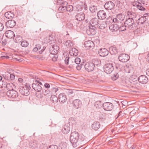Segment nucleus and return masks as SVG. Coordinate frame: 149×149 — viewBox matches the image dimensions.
I'll list each match as a JSON object with an SVG mask.
<instances>
[{
    "instance_id": "6ab92c4d",
    "label": "nucleus",
    "mask_w": 149,
    "mask_h": 149,
    "mask_svg": "<svg viewBox=\"0 0 149 149\" xmlns=\"http://www.w3.org/2000/svg\"><path fill=\"white\" fill-rule=\"evenodd\" d=\"M72 104L74 108L75 109H78L81 107V102L80 100L76 99L73 101Z\"/></svg>"
},
{
    "instance_id": "bb28decb",
    "label": "nucleus",
    "mask_w": 149,
    "mask_h": 149,
    "mask_svg": "<svg viewBox=\"0 0 149 149\" xmlns=\"http://www.w3.org/2000/svg\"><path fill=\"white\" fill-rule=\"evenodd\" d=\"M5 17L8 19H12L15 16V15L11 11H8L6 12L5 13Z\"/></svg>"
},
{
    "instance_id": "6e6552de",
    "label": "nucleus",
    "mask_w": 149,
    "mask_h": 149,
    "mask_svg": "<svg viewBox=\"0 0 149 149\" xmlns=\"http://www.w3.org/2000/svg\"><path fill=\"white\" fill-rule=\"evenodd\" d=\"M113 67L112 64H106L104 67V71L108 74H110L113 70Z\"/></svg>"
},
{
    "instance_id": "338daca9",
    "label": "nucleus",
    "mask_w": 149,
    "mask_h": 149,
    "mask_svg": "<svg viewBox=\"0 0 149 149\" xmlns=\"http://www.w3.org/2000/svg\"><path fill=\"white\" fill-rule=\"evenodd\" d=\"M139 3V2H133L132 3V5L133 6L136 7L137 8Z\"/></svg>"
},
{
    "instance_id": "603ef678",
    "label": "nucleus",
    "mask_w": 149,
    "mask_h": 149,
    "mask_svg": "<svg viewBox=\"0 0 149 149\" xmlns=\"http://www.w3.org/2000/svg\"><path fill=\"white\" fill-rule=\"evenodd\" d=\"M47 149H58V147L55 145H52L47 148Z\"/></svg>"
},
{
    "instance_id": "774afa93",
    "label": "nucleus",
    "mask_w": 149,
    "mask_h": 149,
    "mask_svg": "<svg viewBox=\"0 0 149 149\" xmlns=\"http://www.w3.org/2000/svg\"><path fill=\"white\" fill-rule=\"evenodd\" d=\"M82 65L81 64L79 65H77L76 66V68L78 70H80L81 69Z\"/></svg>"
},
{
    "instance_id": "72a5a7b5",
    "label": "nucleus",
    "mask_w": 149,
    "mask_h": 149,
    "mask_svg": "<svg viewBox=\"0 0 149 149\" xmlns=\"http://www.w3.org/2000/svg\"><path fill=\"white\" fill-rule=\"evenodd\" d=\"M101 61L99 59H94L92 60V63L94 65V67L95 65H99L101 63Z\"/></svg>"
},
{
    "instance_id": "a211bd4d",
    "label": "nucleus",
    "mask_w": 149,
    "mask_h": 149,
    "mask_svg": "<svg viewBox=\"0 0 149 149\" xmlns=\"http://www.w3.org/2000/svg\"><path fill=\"white\" fill-rule=\"evenodd\" d=\"M98 53L100 56L104 57L108 54L109 51L105 48H101L98 51Z\"/></svg>"
},
{
    "instance_id": "cd10ccee",
    "label": "nucleus",
    "mask_w": 149,
    "mask_h": 149,
    "mask_svg": "<svg viewBox=\"0 0 149 149\" xmlns=\"http://www.w3.org/2000/svg\"><path fill=\"white\" fill-rule=\"evenodd\" d=\"M100 123L97 122H95L92 125V128L93 129L95 130H97L100 128Z\"/></svg>"
},
{
    "instance_id": "b1692460",
    "label": "nucleus",
    "mask_w": 149,
    "mask_h": 149,
    "mask_svg": "<svg viewBox=\"0 0 149 149\" xmlns=\"http://www.w3.org/2000/svg\"><path fill=\"white\" fill-rule=\"evenodd\" d=\"M99 21L98 19L97 18H94L91 19L90 22V24L93 26L97 25L98 26V24H99Z\"/></svg>"
},
{
    "instance_id": "412c9836",
    "label": "nucleus",
    "mask_w": 149,
    "mask_h": 149,
    "mask_svg": "<svg viewBox=\"0 0 149 149\" xmlns=\"http://www.w3.org/2000/svg\"><path fill=\"white\" fill-rule=\"evenodd\" d=\"M16 24V22L14 20L8 21L6 24V26L7 28H13Z\"/></svg>"
},
{
    "instance_id": "052dcab7",
    "label": "nucleus",
    "mask_w": 149,
    "mask_h": 149,
    "mask_svg": "<svg viewBox=\"0 0 149 149\" xmlns=\"http://www.w3.org/2000/svg\"><path fill=\"white\" fill-rule=\"evenodd\" d=\"M149 13H145L144 14L143 17L145 18L146 20L149 17Z\"/></svg>"
},
{
    "instance_id": "79ce46f5",
    "label": "nucleus",
    "mask_w": 149,
    "mask_h": 149,
    "mask_svg": "<svg viewBox=\"0 0 149 149\" xmlns=\"http://www.w3.org/2000/svg\"><path fill=\"white\" fill-rule=\"evenodd\" d=\"M59 147L61 149H66V143L65 142H62L59 144Z\"/></svg>"
},
{
    "instance_id": "13d9d810",
    "label": "nucleus",
    "mask_w": 149,
    "mask_h": 149,
    "mask_svg": "<svg viewBox=\"0 0 149 149\" xmlns=\"http://www.w3.org/2000/svg\"><path fill=\"white\" fill-rule=\"evenodd\" d=\"M69 59V57L68 56H67L65 59V64H68V62Z\"/></svg>"
},
{
    "instance_id": "ddd939ff",
    "label": "nucleus",
    "mask_w": 149,
    "mask_h": 149,
    "mask_svg": "<svg viewBox=\"0 0 149 149\" xmlns=\"http://www.w3.org/2000/svg\"><path fill=\"white\" fill-rule=\"evenodd\" d=\"M94 46V42L91 40L86 41L84 42V46L87 49H92Z\"/></svg>"
},
{
    "instance_id": "4468645a",
    "label": "nucleus",
    "mask_w": 149,
    "mask_h": 149,
    "mask_svg": "<svg viewBox=\"0 0 149 149\" xmlns=\"http://www.w3.org/2000/svg\"><path fill=\"white\" fill-rule=\"evenodd\" d=\"M95 27L92 26L89 27V28L86 30V32L89 35H93L96 33V31L95 29Z\"/></svg>"
},
{
    "instance_id": "58836bf2",
    "label": "nucleus",
    "mask_w": 149,
    "mask_h": 149,
    "mask_svg": "<svg viewBox=\"0 0 149 149\" xmlns=\"http://www.w3.org/2000/svg\"><path fill=\"white\" fill-rule=\"evenodd\" d=\"M52 94V93L51 92V91L48 89L45 90L43 92V95L47 97L50 96Z\"/></svg>"
},
{
    "instance_id": "3c124183",
    "label": "nucleus",
    "mask_w": 149,
    "mask_h": 149,
    "mask_svg": "<svg viewBox=\"0 0 149 149\" xmlns=\"http://www.w3.org/2000/svg\"><path fill=\"white\" fill-rule=\"evenodd\" d=\"M127 27L125 25H122L120 26V27L119 26V29L120 31H123L125 30L126 29V28Z\"/></svg>"
},
{
    "instance_id": "69168bd1",
    "label": "nucleus",
    "mask_w": 149,
    "mask_h": 149,
    "mask_svg": "<svg viewBox=\"0 0 149 149\" xmlns=\"http://www.w3.org/2000/svg\"><path fill=\"white\" fill-rule=\"evenodd\" d=\"M4 29L3 24L0 22V31H2Z\"/></svg>"
},
{
    "instance_id": "680f3d73",
    "label": "nucleus",
    "mask_w": 149,
    "mask_h": 149,
    "mask_svg": "<svg viewBox=\"0 0 149 149\" xmlns=\"http://www.w3.org/2000/svg\"><path fill=\"white\" fill-rule=\"evenodd\" d=\"M58 57L57 56L55 55L52 57V60L53 61H56L57 60Z\"/></svg>"
},
{
    "instance_id": "423d86ee",
    "label": "nucleus",
    "mask_w": 149,
    "mask_h": 149,
    "mask_svg": "<svg viewBox=\"0 0 149 149\" xmlns=\"http://www.w3.org/2000/svg\"><path fill=\"white\" fill-rule=\"evenodd\" d=\"M125 17V15L122 13H120L117 14L116 17L113 18V21L116 24L121 23V22L124 20Z\"/></svg>"
},
{
    "instance_id": "e2e57ef3",
    "label": "nucleus",
    "mask_w": 149,
    "mask_h": 149,
    "mask_svg": "<svg viewBox=\"0 0 149 149\" xmlns=\"http://www.w3.org/2000/svg\"><path fill=\"white\" fill-rule=\"evenodd\" d=\"M125 114V113L124 112H119L116 118H118L120 116H121V117L123 116Z\"/></svg>"
},
{
    "instance_id": "393cba45",
    "label": "nucleus",
    "mask_w": 149,
    "mask_h": 149,
    "mask_svg": "<svg viewBox=\"0 0 149 149\" xmlns=\"http://www.w3.org/2000/svg\"><path fill=\"white\" fill-rule=\"evenodd\" d=\"M127 16L129 18H130L132 19H133L134 18H136V14L131 10H128L127 12Z\"/></svg>"
},
{
    "instance_id": "473e14b6",
    "label": "nucleus",
    "mask_w": 149,
    "mask_h": 149,
    "mask_svg": "<svg viewBox=\"0 0 149 149\" xmlns=\"http://www.w3.org/2000/svg\"><path fill=\"white\" fill-rule=\"evenodd\" d=\"M59 47L56 45H53L51 48V49L52 52L54 53V54L57 53L59 50Z\"/></svg>"
},
{
    "instance_id": "f704fd0d",
    "label": "nucleus",
    "mask_w": 149,
    "mask_h": 149,
    "mask_svg": "<svg viewBox=\"0 0 149 149\" xmlns=\"http://www.w3.org/2000/svg\"><path fill=\"white\" fill-rule=\"evenodd\" d=\"M6 87L7 89L13 90L15 87V85L12 83H8L6 84Z\"/></svg>"
},
{
    "instance_id": "8fccbe9b",
    "label": "nucleus",
    "mask_w": 149,
    "mask_h": 149,
    "mask_svg": "<svg viewBox=\"0 0 149 149\" xmlns=\"http://www.w3.org/2000/svg\"><path fill=\"white\" fill-rule=\"evenodd\" d=\"M58 89L57 87H53L51 88V91H50L52 93V94L55 93L58 90Z\"/></svg>"
},
{
    "instance_id": "aec40b11",
    "label": "nucleus",
    "mask_w": 149,
    "mask_h": 149,
    "mask_svg": "<svg viewBox=\"0 0 149 149\" xmlns=\"http://www.w3.org/2000/svg\"><path fill=\"white\" fill-rule=\"evenodd\" d=\"M95 107L96 109L98 111H100L102 109L103 104L100 101H97L94 103Z\"/></svg>"
},
{
    "instance_id": "5fc2aeb1",
    "label": "nucleus",
    "mask_w": 149,
    "mask_h": 149,
    "mask_svg": "<svg viewBox=\"0 0 149 149\" xmlns=\"http://www.w3.org/2000/svg\"><path fill=\"white\" fill-rule=\"evenodd\" d=\"M8 75H7L6 74H4L3 75V76L4 79L6 80H8V81H10V77Z\"/></svg>"
},
{
    "instance_id": "4c0bfd02",
    "label": "nucleus",
    "mask_w": 149,
    "mask_h": 149,
    "mask_svg": "<svg viewBox=\"0 0 149 149\" xmlns=\"http://www.w3.org/2000/svg\"><path fill=\"white\" fill-rule=\"evenodd\" d=\"M65 45L67 46L68 47L72 48L71 47L73 45V44L71 40H67L65 42Z\"/></svg>"
},
{
    "instance_id": "e433bc0d",
    "label": "nucleus",
    "mask_w": 149,
    "mask_h": 149,
    "mask_svg": "<svg viewBox=\"0 0 149 149\" xmlns=\"http://www.w3.org/2000/svg\"><path fill=\"white\" fill-rule=\"evenodd\" d=\"M89 10L91 13H95L97 10V7L95 5H92L90 7Z\"/></svg>"
},
{
    "instance_id": "f3484780",
    "label": "nucleus",
    "mask_w": 149,
    "mask_h": 149,
    "mask_svg": "<svg viewBox=\"0 0 149 149\" xmlns=\"http://www.w3.org/2000/svg\"><path fill=\"white\" fill-rule=\"evenodd\" d=\"M97 16L99 19H104L106 18L107 15L104 11L100 10L97 12Z\"/></svg>"
},
{
    "instance_id": "2f4dec72",
    "label": "nucleus",
    "mask_w": 149,
    "mask_h": 149,
    "mask_svg": "<svg viewBox=\"0 0 149 149\" xmlns=\"http://www.w3.org/2000/svg\"><path fill=\"white\" fill-rule=\"evenodd\" d=\"M50 100L54 104H56L58 102V98L57 97L54 95H51Z\"/></svg>"
},
{
    "instance_id": "4be33fe9",
    "label": "nucleus",
    "mask_w": 149,
    "mask_h": 149,
    "mask_svg": "<svg viewBox=\"0 0 149 149\" xmlns=\"http://www.w3.org/2000/svg\"><path fill=\"white\" fill-rule=\"evenodd\" d=\"M58 97L60 102L63 103L66 101L67 100L66 96L64 93L60 94Z\"/></svg>"
},
{
    "instance_id": "f257e3e1",
    "label": "nucleus",
    "mask_w": 149,
    "mask_h": 149,
    "mask_svg": "<svg viewBox=\"0 0 149 149\" xmlns=\"http://www.w3.org/2000/svg\"><path fill=\"white\" fill-rule=\"evenodd\" d=\"M84 140V138L82 136H79L78 132H74L71 133L70 137V141L73 144L74 147L76 146V143L78 141L79 142H81Z\"/></svg>"
},
{
    "instance_id": "5701e85b",
    "label": "nucleus",
    "mask_w": 149,
    "mask_h": 149,
    "mask_svg": "<svg viewBox=\"0 0 149 149\" xmlns=\"http://www.w3.org/2000/svg\"><path fill=\"white\" fill-rule=\"evenodd\" d=\"M5 35L6 37L9 38H13L15 36L14 32L11 30L6 31L5 33Z\"/></svg>"
},
{
    "instance_id": "a18cd8bd",
    "label": "nucleus",
    "mask_w": 149,
    "mask_h": 149,
    "mask_svg": "<svg viewBox=\"0 0 149 149\" xmlns=\"http://www.w3.org/2000/svg\"><path fill=\"white\" fill-rule=\"evenodd\" d=\"M28 45L29 43L26 41H22L21 44V46L24 47H26L28 46Z\"/></svg>"
},
{
    "instance_id": "39448f33",
    "label": "nucleus",
    "mask_w": 149,
    "mask_h": 149,
    "mask_svg": "<svg viewBox=\"0 0 149 149\" xmlns=\"http://www.w3.org/2000/svg\"><path fill=\"white\" fill-rule=\"evenodd\" d=\"M30 88V86H27L26 85L21 86L19 88V90L22 95L27 96L29 94V90Z\"/></svg>"
},
{
    "instance_id": "49530a36",
    "label": "nucleus",
    "mask_w": 149,
    "mask_h": 149,
    "mask_svg": "<svg viewBox=\"0 0 149 149\" xmlns=\"http://www.w3.org/2000/svg\"><path fill=\"white\" fill-rule=\"evenodd\" d=\"M125 69L127 70V72L128 73H130L133 71V68L131 65L128 66H126Z\"/></svg>"
},
{
    "instance_id": "c9c22d12",
    "label": "nucleus",
    "mask_w": 149,
    "mask_h": 149,
    "mask_svg": "<svg viewBox=\"0 0 149 149\" xmlns=\"http://www.w3.org/2000/svg\"><path fill=\"white\" fill-rule=\"evenodd\" d=\"M146 19L144 18L143 16L139 17L137 21L138 24H143L146 21Z\"/></svg>"
},
{
    "instance_id": "9b49d317",
    "label": "nucleus",
    "mask_w": 149,
    "mask_h": 149,
    "mask_svg": "<svg viewBox=\"0 0 149 149\" xmlns=\"http://www.w3.org/2000/svg\"><path fill=\"white\" fill-rule=\"evenodd\" d=\"M85 70L88 72L92 71L94 68V65L91 62L87 63L84 65Z\"/></svg>"
},
{
    "instance_id": "ea45409f",
    "label": "nucleus",
    "mask_w": 149,
    "mask_h": 149,
    "mask_svg": "<svg viewBox=\"0 0 149 149\" xmlns=\"http://www.w3.org/2000/svg\"><path fill=\"white\" fill-rule=\"evenodd\" d=\"M22 37L20 36H17L15 39V42L17 43H20L22 40Z\"/></svg>"
},
{
    "instance_id": "4d7b16f0",
    "label": "nucleus",
    "mask_w": 149,
    "mask_h": 149,
    "mask_svg": "<svg viewBox=\"0 0 149 149\" xmlns=\"http://www.w3.org/2000/svg\"><path fill=\"white\" fill-rule=\"evenodd\" d=\"M126 111V112H133L134 111V109L132 107H129L126 109L124 111Z\"/></svg>"
},
{
    "instance_id": "f03ea898",
    "label": "nucleus",
    "mask_w": 149,
    "mask_h": 149,
    "mask_svg": "<svg viewBox=\"0 0 149 149\" xmlns=\"http://www.w3.org/2000/svg\"><path fill=\"white\" fill-rule=\"evenodd\" d=\"M57 3L58 4L60 5V6L58 8V11L60 12V13H58L56 15L57 18H60L59 16L62 15H63L62 13L66 11V6L68 5V3L66 1H65L62 0H57Z\"/></svg>"
},
{
    "instance_id": "c85d7f7f",
    "label": "nucleus",
    "mask_w": 149,
    "mask_h": 149,
    "mask_svg": "<svg viewBox=\"0 0 149 149\" xmlns=\"http://www.w3.org/2000/svg\"><path fill=\"white\" fill-rule=\"evenodd\" d=\"M109 49L110 52L111 54H115L118 53V50L115 46H111L109 48Z\"/></svg>"
},
{
    "instance_id": "0eeeda50",
    "label": "nucleus",
    "mask_w": 149,
    "mask_h": 149,
    "mask_svg": "<svg viewBox=\"0 0 149 149\" xmlns=\"http://www.w3.org/2000/svg\"><path fill=\"white\" fill-rule=\"evenodd\" d=\"M6 95L10 99H15L18 96L17 92L14 90H9L7 92Z\"/></svg>"
},
{
    "instance_id": "0e129e2a",
    "label": "nucleus",
    "mask_w": 149,
    "mask_h": 149,
    "mask_svg": "<svg viewBox=\"0 0 149 149\" xmlns=\"http://www.w3.org/2000/svg\"><path fill=\"white\" fill-rule=\"evenodd\" d=\"M12 71V70L11 69H7L6 72L5 73V74L7 75H8V74H10L11 73V72Z\"/></svg>"
},
{
    "instance_id": "37998d69",
    "label": "nucleus",
    "mask_w": 149,
    "mask_h": 149,
    "mask_svg": "<svg viewBox=\"0 0 149 149\" xmlns=\"http://www.w3.org/2000/svg\"><path fill=\"white\" fill-rule=\"evenodd\" d=\"M30 146L32 148L34 149L36 148L37 147V145L36 142H31L29 143Z\"/></svg>"
},
{
    "instance_id": "de8ad7c7",
    "label": "nucleus",
    "mask_w": 149,
    "mask_h": 149,
    "mask_svg": "<svg viewBox=\"0 0 149 149\" xmlns=\"http://www.w3.org/2000/svg\"><path fill=\"white\" fill-rule=\"evenodd\" d=\"M137 8L139 10H146L145 8L144 7L142 6L141 4L140 3H139L138 4Z\"/></svg>"
},
{
    "instance_id": "7ed1b4c3",
    "label": "nucleus",
    "mask_w": 149,
    "mask_h": 149,
    "mask_svg": "<svg viewBox=\"0 0 149 149\" xmlns=\"http://www.w3.org/2000/svg\"><path fill=\"white\" fill-rule=\"evenodd\" d=\"M76 19L79 21L78 23H77V26L80 29H82L84 28V26L82 24V21L85 18V15L84 13H78L75 16Z\"/></svg>"
},
{
    "instance_id": "a19ab883",
    "label": "nucleus",
    "mask_w": 149,
    "mask_h": 149,
    "mask_svg": "<svg viewBox=\"0 0 149 149\" xmlns=\"http://www.w3.org/2000/svg\"><path fill=\"white\" fill-rule=\"evenodd\" d=\"M66 11L71 12L73 10V7L71 5L66 6Z\"/></svg>"
},
{
    "instance_id": "dca6fc26",
    "label": "nucleus",
    "mask_w": 149,
    "mask_h": 149,
    "mask_svg": "<svg viewBox=\"0 0 149 149\" xmlns=\"http://www.w3.org/2000/svg\"><path fill=\"white\" fill-rule=\"evenodd\" d=\"M138 80L140 83L143 84H145L148 81V78L144 75H141L138 78Z\"/></svg>"
},
{
    "instance_id": "9d476101",
    "label": "nucleus",
    "mask_w": 149,
    "mask_h": 149,
    "mask_svg": "<svg viewBox=\"0 0 149 149\" xmlns=\"http://www.w3.org/2000/svg\"><path fill=\"white\" fill-rule=\"evenodd\" d=\"M118 58L120 61L123 62H126L129 60L130 56L127 54L123 53L119 55Z\"/></svg>"
},
{
    "instance_id": "864d4df0",
    "label": "nucleus",
    "mask_w": 149,
    "mask_h": 149,
    "mask_svg": "<svg viewBox=\"0 0 149 149\" xmlns=\"http://www.w3.org/2000/svg\"><path fill=\"white\" fill-rule=\"evenodd\" d=\"M52 38L50 36L47 37L45 39L46 42L48 43L50 42L52 40Z\"/></svg>"
},
{
    "instance_id": "a878e982",
    "label": "nucleus",
    "mask_w": 149,
    "mask_h": 149,
    "mask_svg": "<svg viewBox=\"0 0 149 149\" xmlns=\"http://www.w3.org/2000/svg\"><path fill=\"white\" fill-rule=\"evenodd\" d=\"M109 29L111 32H115L119 29V26L116 24H112L110 26Z\"/></svg>"
},
{
    "instance_id": "1a4fd4ad",
    "label": "nucleus",
    "mask_w": 149,
    "mask_h": 149,
    "mask_svg": "<svg viewBox=\"0 0 149 149\" xmlns=\"http://www.w3.org/2000/svg\"><path fill=\"white\" fill-rule=\"evenodd\" d=\"M103 108L105 111H110L113 109V106L111 103L109 102H105L103 104Z\"/></svg>"
},
{
    "instance_id": "6e6d98bb",
    "label": "nucleus",
    "mask_w": 149,
    "mask_h": 149,
    "mask_svg": "<svg viewBox=\"0 0 149 149\" xmlns=\"http://www.w3.org/2000/svg\"><path fill=\"white\" fill-rule=\"evenodd\" d=\"M81 62V60L79 58H76L74 60V62L77 64H79Z\"/></svg>"
},
{
    "instance_id": "c756f323",
    "label": "nucleus",
    "mask_w": 149,
    "mask_h": 149,
    "mask_svg": "<svg viewBox=\"0 0 149 149\" xmlns=\"http://www.w3.org/2000/svg\"><path fill=\"white\" fill-rule=\"evenodd\" d=\"M70 130V127L67 125H65L62 129V132L63 134H66L69 132Z\"/></svg>"
},
{
    "instance_id": "09e8293b",
    "label": "nucleus",
    "mask_w": 149,
    "mask_h": 149,
    "mask_svg": "<svg viewBox=\"0 0 149 149\" xmlns=\"http://www.w3.org/2000/svg\"><path fill=\"white\" fill-rule=\"evenodd\" d=\"M99 120L102 121L105 118V116L103 115V114L101 113H100V114H99Z\"/></svg>"
},
{
    "instance_id": "f8f14e48",
    "label": "nucleus",
    "mask_w": 149,
    "mask_h": 149,
    "mask_svg": "<svg viewBox=\"0 0 149 149\" xmlns=\"http://www.w3.org/2000/svg\"><path fill=\"white\" fill-rule=\"evenodd\" d=\"M114 4L111 1H107L104 4V7L105 9L107 10L112 9L114 7Z\"/></svg>"
},
{
    "instance_id": "7c9ffc66",
    "label": "nucleus",
    "mask_w": 149,
    "mask_h": 149,
    "mask_svg": "<svg viewBox=\"0 0 149 149\" xmlns=\"http://www.w3.org/2000/svg\"><path fill=\"white\" fill-rule=\"evenodd\" d=\"M72 50L70 52V55L74 56H77L78 54V51L75 48H72Z\"/></svg>"
},
{
    "instance_id": "c03bdc74",
    "label": "nucleus",
    "mask_w": 149,
    "mask_h": 149,
    "mask_svg": "<svg viewBox=\"0 0 149 149\" xmlns=\"http://www.w3.org/2000/svg\"><path fill=\"white\" fill-rule=\"evenodd\" d=\"M106 26V24H105V22H102L100 24H98V27H99V28L100 29H103Z\"/></svg>"
},
{
    "instance_id": "20e7f679",
    "label": "nucleus",
    "mask_w": 149,
    "mask_h": 149,
    "mask_svg": "<svg viewBox=\"0 0 149 149\" xmlns=\"http://www.w3.org/2000/svg\"><path fill=\"white\" fill-rule=\"evenodd\" d=\"M124 24L130 29H134L135 24L133 19L129 18L124 22Z\"/></svg>"
},
{
    "instance_id": "2eb2a0df",
    "label": "nucleus",
    "mask_w": 149,
    "mask_h": 149,
    "mask_svg": "<svg viewBox=\"0 0 149 149\" xmlns=\"http://www.w3.org/2000/svg\"><path fill=\"white\" fill-rule=\"evenodd\" d=\"M33 88L36 91L40 92L42 90L41 86L37 81H35L32 84Z\"/></svg>"
},
{
    "instance_id": "bf43d9fd",
    "label": "nucleus",
    "mask_w": 149,
    "mask_h": 149,
    "mask_svg": "<svg viewBox=\"0 0 149 149\" xmlns=\"http://www.w3.org/2000/svg\"><path fill=\"white\" fill-rule=\"evenodd\" d=\"M10 79V81L14 80L15 79V75L13 74H10L9 75Z\"/></svg>"
}]
</instances>
